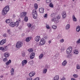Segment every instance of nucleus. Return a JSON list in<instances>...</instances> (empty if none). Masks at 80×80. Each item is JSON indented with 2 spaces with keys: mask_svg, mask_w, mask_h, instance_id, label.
Listing matches in <instances>:
<instances>
[{
  "mask_svg": "<svg viewBox=\"0 0 80 80\" xmlns=\"http://www.w3.org/2000/svg\"><path fill=\"white\" fill-rule=\"evenodd\" d=\"M33 61H31L29 62V63L30 64V65H32L33 64Z\"/></svg>",
  "mask_w": 80,
  "mask_h": 80,
  "instance_id": "3c124183",
  "label": "nucleus"
},
{
  "mask_svg": "<svg viewBox=\"0 0 80 80\" xmlns=\"http://www.w3.org/2000/svg\"><path fill=\"white\" fill-rule=\"evenodd\" d=\"M10 19H7L6 20V23H9L10 22Z\"/></svg>",
  "mask_w": 80,
  "mask_h": 80,
  "instance_id": "c756f323",
  "label": "nucleus"
},
{
  "mask_svg": "<svg viewBox=\"0 0 80 80\" xmlns=\"http://www.w3.org/2000/svg\"><path fill=\"white\" fill-rule=\"evenodd\" d=\"M0 78H3V76H0Z\"/></svg>",
  "mask_w": 80,
  "mask_h": 80,
  "instance_id": "69168bd1",
  "label": "nucleus"
},
{
  "mask_svg": "<svg viewBox=\"0 0 80 80\" xmlns=\"http://www.w3.org/2000/svg\"><path fill=\"white\" fill-rule=\"evenodd\" d=\"M67 57H68V58H70V57H72V55L70 54L68 55L67 56Z\"/></svg>",
  "mask_w": 80,
  "mask_h": 80,
  "instance_id": "603ef678",
  "label": "nucleus"
},
{
  "mask_svg": "<svg viewBox=\"0 0 80 80\" xmlns=\"http://www.w3.org/2000/svg\"><path fill=\"white\" fill-rule=\"evenodd\" d=\"M23 45V43L22 42H17L16 47L18 48H21Z\"/></svg>",
  "mask_w": 80,
  "mask_h": 80,
  "instance_id": "f03ea898",
  "label": "nucleus"
},
{
  "mask_svg": "<svg viewBox=\"0 0 80 80\" xmlns=\"http://www.w3.org/2000/svg\"><path fill=\"white\" fill-rule=\"evenodd\" d=\"M66 64H67V61L65 60L62 63V66H65Z\"/></svg>",
  "mask_w": 80,
  "mask_h": 80,
  "instance_id": "4be33fe9",
  "label": "nucleus"
},
{
  "mask_svg": "<svg viewBox=\"0 0 80 80\" xmlns=\"http://www.w3.org/2000/svg\"><path fill=\"white\" fill-rule=\"evenodd\" d=\"M60 42L61 43H63V42H64V40L63 39H61L60 40Z\"/></svg>",
  "mask_w": 80,
  "mask_h": 80,
  "instance_id": "a18cd8bd",
  "label": "nucleus"
},
{
  "mask_svg": "<svg viewBox=\"0 0 80 80\" xmlns=\"http://www.w3.org/2000/svg\"><path fill=\"white\" fill-rule=\"evenodd\" d=\"M61 50H62V51L64 50V48H62L61 49Z\"/></svg>",
  "mask_w": 80,
  "mask_h": 80,
  "instance_id": "e2e57ef3",
  "label": "nucleus"
},
{
  "mask_svg": "<svg viewBox=\"0 0 80 80\" xmlns=\"http://www.w3.org/2000/svg\"><path fill=\"white\" fill-rule=\"evenodd\" d=\"M43 54H41L39 57V58L40 59H42V57H43Z\"/></svg>",
  "mask_w": 80,
  "mask_h": 80,
  "instance_id": "bb28decb",
  "label": "nucleus"
},
{
  "mask_svg": "<svg viewBox=\"0 0 80 80\" xmlns=\"http://www.w3.org/2000/svg\"><path fill=\"white\" fill-rule=\"evenodd\" d=\"M70 24H68L66 26L65 29L66 30H68L69 28H70Z\"/></svg>",
  "mask_w": 80,
  "mask_h": 80,
  "instance_id": "aec40b11",
  "label": "nucleus"
},
{
  "mask_svg": "<svg viewBox=\"0 0 80 80\" xmlns=\"http://www.w3.org/2000/svg\"><path fill=\"white\" fill-rule=\"evenodd\" d=\"M7 60H8V59H7V58H5L3 59V62H6L7 61Z\"/></svg>",
  "mask_w": 80,
  "mask_h": 80,
  "instance_id": "ea45409f",
  "label": "nucleus"
},
{
  "mask_svg": "<svg viewBox=\"0 0 80 80\" xmlns=\"http://www.w3.org/2000/svg\"><path fill=\"white\" fill-rule=\"evenodd\" d=\"M58 79H59V76L58 75H56L53 78L52 80H58Z\"/></svg>",
  "mask_w": 80,
  "mask_h": 80,
  "instance_id": "dca6fc26",
  "label": "nucleus"
},
{
  "mask_svg": "<svg viewBox=\"0 0 80 80\" xmlns=\"http://www.w3.org/2000/svg\"><path fill=\"white\" fill-rule=\"evenodd\" d=\"M6 42H7V40L6 39H3L0 42V45H3L4 43H6Z\"/></svg>",
  "mask_w": 80,
  "mask_h": 80,
  "instance_id": "423d86ee",
  "label": "nucleus"
},
{
  "mask_svg": "<svg viewBox=\"0 0 80 80\" xmlns=\"http://www.w3.org/2000/svg\"><path fill=\"white\" fill-rule=\"evenodd\" d=\"M48 16V14H45L44 15V18H46L47 16Z\"/></svg>",
  "mask_w": 80,
  "mask_h": 80,
  "instance_id": "de8ad7c7",
  "label": "nucleus"
},
{
  "mask_svg": "<svg viewBox=\"0 0 80 80\" xmlns=\"http://www.w3.org/2000/svg\"><path fill=\"white\" fill-rule=\"evenodd\" d=\"M32 15L33 18L36 19L37 18L38 15L37 11L36 10L34 9L32 11Z\"/></svg>",
  "mask_w": 80,
  "mask_h": 80,
  "instance_id": "7ed1b4c3",
  "label": "nucleus"
},
{
  "mask_svg": "<svg viewBox=\"0 0 80 80\" xmlns=\"http://www.w3.org/2000/svg\"><path fill=\"white\" fill-rule=\"evenodd\" d=\"M18 23H20V22H21V19H20V18H19L18 19Z\"/></svg>",
  "mask_w": 80,
  "mask_h": 80,
  "instance_id": "49530a36",
  "label": "nucleus"
},
{
  "mask_svg": "<svg viewBox=\"0 0 80 80\" xmlns=\"http://www.w3.org/2000/svg\"><path fill=\"white\" fill-rule=\"evenodd\" d=\"M3 36L4 38L7 37V34H3Z\"/></svg>",
  "mask_w": 80,
  "mask_h": 80,
  "instance_id": "09e8293b",
  "label": "nucleus"
},
{
  "mask_svg": "<svg viewBox=\"0 0 80 80\" xmlns=\"http://www.w3.org/2000/svg\"><path fill=\"white\" fill-rule=\"evenodd\" d=\"M73 76L75 78H77V77H78V75L77 74H75L73 75Z\"/></svg>",
  "mask_w": 80,
  "mask_h": 80,
  "instance_id": "7c9ffc66",
  "label": "nucleus"
},
{
  "mask_svg": "<svg viewBox=\"0 0 80 80\" xmlns=\"http://www.w3.org/2000/svg\"><path fill=\"white\" fill-rule=\"evenodd\" d=\"M0 50H2V52H6L7 48L5 47H0Z\"/></svg>",
  "mask_w": 80,
  "mask_h": 80,
  "instance_id": "6e6552de",
  "label": "nucleus"
},
{
  "mask_svg": "<svg viewBox=\"0 0 80 80\" xmlns=\"http://www.w3.org/2000/svg\"><path fill=\"white\" fill-rule=\"evenodd\" d=\"M48 43H49V44L50 43H52V41H49L48 42Z\"/></svg>",
  "mask_w": 80,
  "mask_h": 80,
  "instance_id": "680f3d73",
  "label": "nucleus"
},
{
  "mask_svg": "<svg viewBox=\"0 0 80 80\" xmlns=\"http://www.w3.org/2000/svg\"><path fill=\"white\" fill-rule=\"evenodd\" d=\"M9 25L12 27H13L15 26V22H12L9 24Z\"/></svg>",
  "mask_w": 80,
  "mask_h": 80,
  "instance_id": "6ab92c4d",
  "label": "nucleus"
},
{
  "mask_svg": "<svg viewBox=\"0 0 80 80\" xmlns=\"http://www.w3.org/2000/svg\"><path fill=\"white\" fill-rule=\"evenodd\" d=\"M47 69H45L43 71V73H47Z\"/></svg>",
  "mask_w": 80,
  "mask_h": 80,
  "instance_id": "473e14b6",
  "label": "nucleus"
},
{
  "mask_svg": "<svg viewBox=\"0 0 80 80\" xmlns=\"http://www.w3.org/2000/svg\"><path fill=\"white\" fill-rule=\"evenodd\" d=\"M22 57H25V53L23 52H22Z\"/></svg>",
  "mask_w": 80,
  "mask_h": 80,
  "instance_id": "e433bc0d",
  "label": "nucleus"
},
{
  "mask_svg": "<svg viewBox=\"0 0 80 80\" xmlns=\"http://www.w3.org/2000/svg\"><path fill=\"white\" fill-rule=\"evenodd\" d=\"M11 72H14V69H13V68H12L11 69Z\"/></svg>",
  "mask_w": 80,
  "mask_h": 80,
  "instance_id": "4d7b16f0",
  "label": "nucleus"
},
{
  "mask_svg": "<svg viewBox=\"0 0 80 80\" xmlns=\"http://www.w3.org/2000/svg\"><path fill=\"white\" fill-rule=\"evenodd\" d=\"M46 27L47 28V29H50V27L48 26H46Z\"/></svg>",
  "mask_w": 80,
  "mask_h": 80,
  "instance_id": "5fc2aeb1",
  "label": "nucleus"
},
{
  "mask_svg": "<svg viewBox=\"0 0 80 80\" xmlns=\"http://www.w3.org/2000/svg\"><path fill=\"white\" fill-rule=\"evenodd\" d=\"M11 60H9L8 62L6 63V65H9V63H11Z\"/></svg>",
  "mask_w": 80,
  "mask_h": 80,
  "instance_id": "393cba45",
  "label": "nucleus"
},
{
  "mask_svg": "<svg viewBox=\"0 0 80 80\" xmlns=\"http://www.w3.org/2000/svg\"><path fill=\"white\" fill-rule=\"evenodd\" d=\"M28 51L29 52H33V49H29V50H28Z\"/></svg>",
  "mask_w": 80,
  "mask_h": 80,
  "instance_id": "4c0bfd02",
  "label": "nucleus"
},
{
  "mask_svg": "<svg viewBox=\"0 0 80 80\" xmlns=\"http://www.w3.org/2000/svg\"><path fill=\"white\" fill-rule=\"evenodd\" d=\"M74 53L76 54H77L78 53V50H74L73 52Z\"/></svg>",
  "mask_w": 80,
  "mask_h": 80,
  "instance_id": "b1692460",
  "label": "nucleus"
},
{
  "mask_svg": "<svg viewBox=\"0 0 80 80\" xmlns=\"http://www.w3.org/2000/svg\"><path fill=\"white\" fill-rule=\"evenodd\" d=\"M35 75V71L32 72L29 74V76L31 77H33Z\"/></svg>",
  "mask_w": 80,
  "mask_h": 80,
  "instance_id": "9b49d317",
  "label": "nucleus"
},
{
  "mask_svg": "<svg viewBox=\"0 0 80 80\" xmlns=\"http://www.w3.org/2000/svg\"><path fill=\"white\" fill-rule=\"evenodd\" d=\"M11 75H14V72H11Z\"/></svg>",
  "mask_w": 80,
  "mask_h": 80,
  "instance_id": "8fccbe9b",
  "label": "nucleus"
},
{
  "mask_svg": "<svg viewBox=\"0 0 80 80\" xmlns=\"http://www.w3.org/2000/svg\"><path fill=\"white\" fill-rule=\"evenodd\" d=\"M35 39L36 42H39V40H40V37L39 36H36Z\"/></svg>",
  "mask_w": 80,
  "mask_h": 80,
  "instance_id": "ddd939ff",
  "label": "nucleus"
},
{
  "mask_svg": "<svg viewBox=\"0 0 80 80\" xmlns=\"http://www.w3.org/2000/svg\"><path fill=\"white\" fill-rule=\"evenodd\" d=\"M9 8L8 6H7L3 9L2 11V14L3 15H5L7 12L9 11Z\"/></svg>",
  "mask_w": 80,
  "mask_h": 80,
  "instance_id": "f257e3e1",
  "label": "nucleus"
},
{
  "mask_svg": "<svg viewBox=\"0 0 80 80\" xmlns=\"http://www.w3.org/2000/svg\"><path fill=\"white\" fill-rule=\"evenodd\" d=\"M0 1H3V0H0Z\"/></svg>",
  "mask_w": 80,
  "mask_h": 80,
  "instance_id": "774afa93",
  "label": "nucleus"
},
{
  "mask_svg": "<svg viewBox=\"0 0 80 80\" xmlns=\"http://www.w3.org/2000/svg\"><path fill=\"white\" fill-rule=\"evenodd\" d=\"M35 80H39V78H37L35 79Z\"/></svg>",
  "mask_w": 80,
  "mask_h": 80,
  "instance_id": "bf43d9fd",
  "label": "nucleus"
},
{
  "mask_svg": "<svg viewBox=\"0 0 80 80\" xmlns=\"http://www.w3.org/2000/svg\"><path fill=\"white\" fill-rule=\"evenodd\" d=\"M45 43V40L44 39H42L41 40V41L40 42V45H43Z\"/></svg>",
  "mask_w": 80,
  "mask_h": 80,
  "instance_id": "39448f33",
  "label": "nucleus"
},
{
  "mask_svg": "<svg viewBox=\"0 0 80 80\" xmlns=\"http://www.w3.org/2000/svg\"><path fill=\"white\" fill-rule=\"evenodd\" d=\"M35 52H32L31 53L30 55V59H33L35 57Z\"/></svg>",
  "mask_w": 80,
  "mask_h": 80,
  "instance_id": "1a4fd4ad",
  "label": "nucleus"
},
{
  "mask_svg": "<svg viewBox=\"0 0 80 80\" xmlns=\"http://www.w3.org/2000/svg\"><path fill=\"white\" fill-rule=\"evenodd\" d=\"M16 17V16H15V15L14 14L13 15V18H15Z\"/></svg>",
  "mask_w": 80,
  "mask_h": 80,
  "instance_id": "13d9d810",
  "label": "nucleus"
},
{
  "mask_svg": "<svg viewBox=\"0 0 80 80\" xmlns=\"http://www.w3.org/2000/svg\"><path fill=\"white\" fill-rule=\"evenodd\" d=\"M27 26L28 27H31L32 26V25H31V24L29 23L28 24H27Z\"/></svg>",
  "mask_w": 80,
  "mask_h": 80,
  "instance_id": "f704fd0d",
  "label": "nucleus"
},
{
  "mask_svg": "<svg viewBox=\"0 0 80 80\" xmlns=\"http://www.w3.org/2000/svg\"><path fill=\"white\" fill-rule=\"evenodd\" d=\"M34 8L36 9H37V8H38V5L37 4H35L34 5Z\"/></svg>",
  "mask_w": 80,
  "mask_h": 80,
  "instance_id": "c85d7f7f",
  "label": "nucleus"
},
{
  "mask_svg": "<svg viewBox=\"0 0 80 80\" xmlns=\"http://www.w3.org/2000/svg\"><path fill=\"white\" fill-rule=\"evenodd\" d=\"M62 18H65V17H66V16H67L66 15V12H62Z\"/></svg>",
  "mask_w": 80,
  "mask_h": 80,
  "instance_id": "4468645a",
  "label": "nucleus"
},
{
  "mask_svg": "<svg viewBox=\"0 0 80 80\" xmlns=\"http://www.w3.org/2000/svg\"><path fill=\"white\" fill-rule=\"evenodd\" d=\"M27 80H29V79L28 78H27Z\"/></svg>",
  "mask_w": 80,
  "mask_h": 80,
  "instance_id": "338daca9",
  "label": "nucleus"
},
{
  "mask_svg": "<svg viewBox=\"0 0 80 80\" xmlns=\"http://www.w3.org/2000/svg\"><path fill=\"white\" fill-rule=\"evenodd\" d=\"M66 78H65V77H64L63 78H62L61 80H65Z\"/></svg>",
  "mask_w": 80,
  "mask_h": 80,
  "instance_id": "6e6d98bb",
  "label": "nucleus"
},
{
  "mask_svg": "<svg viewBox=\"0 0 80 80\" xmlns=\"http://www.w3.org/2000/svg\"><path fill=\"white\" fill-rule=\"evenodd\" d=\"M34 28H35V27L33 26H32L31 28V30H34Z\"/></svg>",
  "mask_w": 80,
  "mask_h": 80,
  "instance_id": "864d4df0",
  "label": "nucleus"
},
{
  "mask_svg": "<svg viewBox=\"0 0 80 80\" xmlns=\"http://www.w3.org/2000/svg\"><path fill=\"white\" fill-rule=\"evenodd\" d=\"M51 17H55V13H53L51 14Z\"/></svg>",
  "mask_w": 80,
  "mask_h": 80,
  "instance_id": "a19ab883",
  "label": "nucleus"
},
{
  "mask_svg": "<svg viewBox=\"0 0 80 80\" xmlns=\"http://www.w3.org/2000/svg\"><path fill=\"white\" fill-rule=\"evenodd\" d=\"M46 3H51V0H46Z\"/></svg>",
  "mask_w": 80,
  "mask_h": 80,
  "instance_id": "2f4dec72",
  "label": "nucleus"
},
{
  "mask_svg": "<svg viewBox=\"0 0 80 80\" xmlns=\"http://www.w3.org/2000/svg\"><path fill=\"white\" fill-rule=\"evenodd\" d=\"M27 12H22L21 13V17L22 18H23V17H24L25 15L27 14Z\"/></svg>",
  "mask_w": 80,
  "mask_h": 80,
  "instance_id": "0eeeda50",
  "label": "nucleus"
},
{
  "mask_svg": "<svg viewBox=\"0 0 80 80\" xmlns=\"http://www.w3.org/2000/svg\"><path fill=\"white\" fill-rule=\"evenodd\" d=\"M39 11L41 13H43L44 12V8H40L39 9Z\"/></svg>",
  "mask_w": 80,
  "mask_h": 80,
  "instance_id": "f8f14e48",
  "label": "nucleus"
},
{
  "mask_svg": "<svg viewBox=\"0 0 80 80\" xmlns=\"http://www.w3.org/2000/svg\"><path fill=\"white\" fill-rule=\"evenodd\" d=\"M55 19H54V18H53V19H52V22H53V21H55Z\"/></svg>",
  "mask_w": 80,
  "mask_h": 80,
  "instance_id": "0e129e2a",
  "label": "nucleus"
},
{
  "mask_svg": "<svg viewBox=\"0 0 80 80\" xmlns=\"http://www.w3.org/2000/svg\"><path fill=\"white\" fill-rule=\"evenodd\" d=\"M52 28L54 29H56L57 28V26H52Z\"/></svg>",
  "mask_w": 80,
  "mask_h": 80,
  "instance_id": "c03bdc74",
  "label": "nucleus"
},
{
  "mask_svg": "<svg viewBox=\"0 0 80 80\" xmlns=\"http://www.w3.org/2000/svg\"><path fill=\"white\" fill-rule=\"evenodd\" d=\"M46 35L44 34L43 36V38H44V39H47V36Z\"/></svg>",
  "mask_w": 80,
  "mask_h": 80,
  "instance_id": "c9c22d12",
  "label": "nucleus"
},
{
  "mask_svg": "<svg viewBox=\"0 0 80 80\" xmlns=\"http://www.w3.org/2000/svg\"><path fill=\"white\" fill-rule=\"evenodd\" d=\"M14 25L16 27H18L19 25V22L18 21H16L15 23H14Z\"/></svg>",
  "mask_w": 80,
  "mask_h": 80,
  "instance_id": "5701e85b",
  "label": "nucleus"
},
{
  "mask_svg": "<svg viewBox=\"0 0 80 80\" xmlns=\"http://www.w3.org/2000/svg\"><path fill=\"white\" fill-rule=\"evenodd\" d=\"M4 56L5 57H8L10 56V54L8 52H6L4 53Z\"/></svg>",
  "mask_w": 80,
  "mask_h": 80,
  "instance_id": "9d476101",
  "label": "nucleus"
},
{
  "mask_svg": "<svg viewBox=\"0 0 80 80\" xmlns=\"http://www.w3.org/2000/svg\"><path fill=\"white\" fill-rule=\"evenodd\" d=\"M30 40H31V37H29L26 39L25 40L27 42H29L30 41Z\"/></svg>",
  "mask_w": 80,
  "mask_h": 80,
  "instance_id": "f3484780",
  "label": "nucleus"
},
{
  "mask_svg": "<svg viewBox=\"0 0 80 80\" xmlns=\"http://www.w3.org/2000/svg\"><path fill=\"white\" fill-rule=\"evenodd\" d=\"M72 18L74 22H77V18H75V17L74 15L72 16Z\"/></svg>",
  "mask_w": 80,
  "mask_h": 80,
  "instance_id": "a211bd4d",
  "label": "nucleus"
},
{
  "mask_svg": "<svg viewBox=\"0 0 80 80\" xmlns=\"http://www.w3.org/2000/svg\"><path fill=\"white\" fill-rule=\"evenodd\" d=\"M80 43V38L76 42V43L78 44Z\"/></svg>",
  "mask_w": 80,
  "mask_h": 80,
  "instance_id": "79ce46f5",
  "label": "nucleus"
},
{
  "mask_svg": "<svg viewBox=\"0 0 80 80\" xmlns=\"http://www.w3.org/2000/svg\"><path fill=\"white\" fill-rule=\"evenodd\" d=\"M76 68L77 69H80V65H79L78 64L76 66Z\"/></svg>",
  "mask_w": 80,
  "mask_h": 80,
  "instance_id": "72a5a7b5",
  "label": "nucleus"
},
{
  "mask_svg": "<svg viewBox=\"0 0 80 80\" xmlns=\"http://www.w3.org/2000/svg\"><path fill=\"white\" fill-rule=\"evenodd\" d=\"M28 79L30 80H32V78H31V77H30V78H28Z\"/></svg>",
  "mask_w": 80,
  "mask_h": 80,
  "instance_id": "052dcab7",
  "label": "nucleus"
},
{
  "mask_svg": "<svg viewBox=\"0 0 80 80\" xmlns=\"http://www.w3.org/2000/svg\"><path fill=\"white\" fill-rule=\"evenodd\" d=\"M7 32L9 34H10V29H8L7 30Z\"/></svg>",
  "mask_w": 80,
  "mask_h": 80,
  "instance_id": "37998d69",
  "label": "nucleus"
},
{
  "mask_svg": "<svg viewBox=\"0 0 80 80\" xmlns=\"http://www.w3.org/2000/svg\"><path fill=\"white\" fill-rule=\"evenodd\" d=\"M28 17H27V16H25L24 17V21L27 22L28 21Z\"/></svg>",
  "mask_w": 80,
  "mask_h": 80,
  "instance_id": "a878e982",
  "label": "nucleus"
},
{
  "mask_svg": "<svg viewBox=\"0 0 80 80\" xmlns=\"http://www.w3.org/2000/svg\"><path fill=\"white\" fill-rule=\"evenodd\" d=\"M72 48L71 47H69L67 50L66 52L68 54H70L72 52Z\"/></svg>",
  "mask_w": 80,
  "mask_h": 80,
  "instance_id": "20e7f679",
  "label": "nucleus"
},
{
  "mask_svg": "<svg viewBox=\"0 0 80 80\" xmlns=\"http://www.w3.org/2000/svg\"><path fill=\"white\" fill-rule=\"evenodd\" d=\"M22 66H23L24 65H25V64H27V61L26 60H23L22 62Z\"/></svg>",
  "mask_w": 80,
  "mask_h": 80,
  "instance_id": "2eb2a0df",
  "label": "nucleus"
},
{
  "mask_svg": "<svg viewBox=\"0 0 80 80\" xmlns=\"http://www.w3.org/2000/svg\"><path fill=\"white\" fill-rule=\"evenodd\" d=\"M80 26H78L76 28V31L78 32H79L80 31Z\"/></svg>",
  "mask_w": 80,
  "mask_h": 80,
  "instance_id": "412c9836",
  "label": "nucleus"
},
{
  "mask_svg": "<svg viewBox=\"0 0 80 80\" xmlns=\"http://www.w3.org/2000/svg\"><path fill=\"white\" fill-rule=\"evenodd\" d=\"M57 19L58 20L60 18V15H58V16L57 17Z\"/></svg>",
  "mask_w": 80,
  "mask_h": 80,
  "instance_id": "58836bf2",
  "label": "nucleus"
},
{
  "mask_svg": "<svg viewBox=\"0 0 80 80\" xmlns=\"http://www.w3.org/2000/svg\"><path fill=\"white\" fill-rule=\"evenodd\" d=\"M49 3V6L50 7H51V8H53V4L52 3V2H51Z\"/></svg>",
  "mask_w": 80,
  "mask_h": 80,
  "instance_id": "cd10ccee",
  "label": "nucleus"
}]
</instances>
